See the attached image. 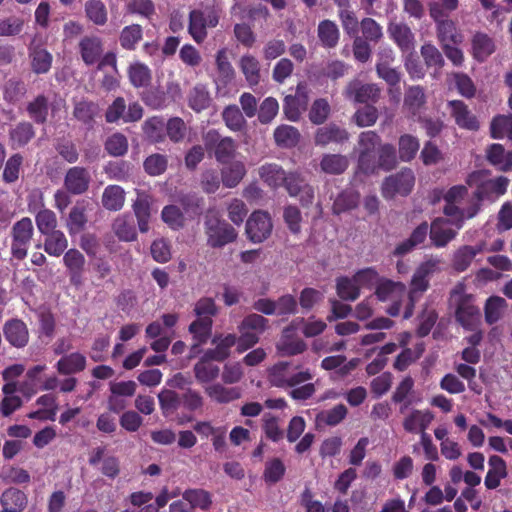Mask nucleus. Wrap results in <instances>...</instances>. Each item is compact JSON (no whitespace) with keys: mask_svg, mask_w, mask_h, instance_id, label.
<instances>
[{"mask_svg":"<svg viewBox=\"0 0 512 512\" xmlns=\"http://www.w3.org/2000/svg\"><path fill=\"white\" fill-rule=\"evenodd\" d=\"M299 365L281 361L268 370V381L271 386L281 389H291L289 396L296 401L310 399L316 392V387L309 382L313 379L310 369L299 370Z\"/></svg>","mask_w":512,"mask_h":512,"instance_id":"obj_1","label":"nucleus"},{"mask_svg":"<svg viewBox=\"0 0 512 512\" xmlns=\"http://www.w3.org/2000/svg\"><path fill=\"white\" fill-rule=\"evenodd\" d=\"M463 285H457L451 291V300L455 304V320L465 330L474 331L481 325V312L475 304V297L465 293Z\"/></svg>","mask_w":512,"mask_h":512,"instance_id":"obj_2","label":"nucleus"},{"mask_svg":"<svg viewBox=\"0 0 512 512\" xmlns=\"http://www.w3.org/2000/svg\"><path fill=\"white\" fill-rule=\"evenodd\" d=\"M221 10L215 6L193 9L189 12L188 33L197 43L202 44L208 36V28H215L220 21Z\"/></svg>","mask_w":512,"mask_h":512,"instance_id":"obj_3","label":"nucleus"},{"mask_svg":"<svg viewBox=\"0 0 512 512\" xmlns=\"http://www.w3.org/2000/svg\"><path fill=\"white\" fill-rule=\"evenodd\" d=\"M34 236V225L30 217H22L16 221L10 230L11 258L17 261L24 260Z\"/></svg>","mask_w":512,"mask_h":512,"instance_id":"obj_4","label":"nucleus"},{"mask_svg":"<svg viewBox=\"0 0 512 512\" xmlns=\"http://www.w3.org/2000/svg\"><path fill=\"white\" fill-rule=\"evenodd\" d=\"M415 185V175L412 169L402 168L395 174L384 178L381 185L382 197L386 200L394 199L397 195L408 196Z\"/></svg>","mask_w":512,"mask_h":512,"instance_id":"obj_5","label":"nucleus"},{"mask_svg":"<svg viewBox=\"0 0 512 512\" xmlns=\"http://www.w3.org/2000/svg\"><path fill=\"white\" fill-rule=\"evenodd\" d=\"M207 244L212 248H222L237 238V231L225 220L208 216L204 222Z\"/></svg>","mask_w":512,"mask_h":512,"instance_id":"obj_6","label":"nucleus"},{"mask_svg":"<svg viewBox=\"0 0 512 512\" xmlns=\"http://www.w3.org/2000/svg\"><path fill=\"white\" fill-rule=\"evenodd\" d=\"M205 149L213 152L215 159L227 164L235 157L237 144L231 137H222L218 131L211 129L203 137Z\"/></svg>","mask_w":512,"mask_h":512,"instance_id":"obj_7","label":"nucleus"},{"mask_svg":"<svg viewBox=\"0 0 512 512\" xmlns=\"http://www.w3.org/2000/svg\"><path fill=\"white\" fill-rule=\"evenodd\" d=\"M359 156L358 168L364 174L375 173V155L376 148L381 145V138L375 131L361 132L358 138Z\"/></svg>","mask_w":512,"mask_h":512,"instance_id":"obj_8","label":"nucleus"},{"mask_svg":"<svg viewBox=\"0 0 512 512\" xmlns=\"http://www.w3.org/2000/svg\"><path fill=\"white\" fill-rule=\"evenodd\" d=\"M273 224L270 215L265 211H254L246 222V234L254 243H261L272 232Z\"/></svg>","mask_w":512,"mask_h":512,"instance_id":"obj_9","label":"nucleus"},{"mask_svg":"<svg viewBox=\"0 0 512 512\" xmlns=\"http://www.w3.org/2000/svg\"><path fill=\"white\" fill-rule=\"evenodd\" d=\"M435 22L436 36L440 46L444 44L461 45L464 41L462 32L448 15L445 17L430 16Z\"/></svg>","mask_w":512,"mask_h":512,"instance_id":"obj_10","label":"nucleus"},{"mask_svg":"<svg viewBox=\"0 0 512 512\" xmlns=\"http://www.w3.org/2000/svg\"><path fill=\"white\" fill-rule=\"evenodd\" d=\"M309 102L306 86L299 83L294 95L284 98L283 112L290 121H298L301 113L307 109Z\"/></svg>","mask_w":512,"mask_h":512,"instance_id":"obj_11","label":"nucleus"},{"mask_svg":"<svg viewBox=\"0 0 512 512\" xmlns=\"http://www.w3.org/2000/svg\"><path fill=\"white\" fill-rule=\"evenodd\" d=\"M90 181L91 176L86 168L74 166L65 174L64 187L72 195H82L88 190Z\"/></svg>","mask_w":512,"mask_h":512,"instance_id":"obj_12","label":"nucleus"},{"mask_svg":"<svg viewBox=\"0 0 512 512\" xmlns=\"http://www.w3.org/2000/svg\"><path fill=\"white\" fill-rule=\"evenodd\" d=\"M5 340L15 348H24L29 342V330L26 323L18 318L7 320L3 325Z\"/></svg>","mask_w":512,"mask_h":512,"instance_id":"obj_13","label":"nucleus"},{"mask_svg":"<svg viewBox=\"0 0 512 512\" xmlns=\"http://www.w3.org/2000/svg\"><path fill=\"white\" fill-rule=\"evenodd\" d=\"M345 96L357 103L377 102L380 89L375 84H363L358 80L350 82L345 89Z\"/></svg>","mask_w":512,"mask_h":512,"instance_id":"obj_14","label":"nucleus"},{"mask_svg":"<svg viewBox=\"0 0 512 512\" xmlns=\"http://www.w3.org/2000/svg\"><path fill=\"white\" fill-rule=\"evenodd\" d=\"M450 115L455 123L462 129L477 131L479 122L477 117L469 110L468 106L461 100H451L448 102Z\"/></svg>","mask_w":512,"mask_h":512,"instance_id":"obj_15","label":"nucleus"},{"mask_svg":"<svg viewBox=\"0 0 512 512\" xmlns=\"http://www.w3.org/2000/svg\"><path fill=\"white\" fill-rule=\"evenodd\" d=\"M28 57L31 70L35 74H47L51 70L53 56L42 44L31 43L28 47Z\"/></svg>","mask_w":512,"mask_h":512,"instance_id":"obj_16","label":"nucleus"},{"mask_svg":"<svg viewBox=\"0 0 512 512\" xmlns=\"http://www.w3.org/2000/svg\"><path fill=\"white\" fill-rule=\"evenodd\" d=\"M349 139V133L335 123H329L316 130L314 142L317 146L325 147L329 144H342Z\"/></svg>","mask_w":512,"mask_h":512,"instance_id":"obj_17","label":"nucleus"},{"mask_svg":"<svg viewBox=\"0 0 512 512\" xmlns=\"http://www.w3.org/2000/svg\"><path fill=\"white\" fill-rule=\"evenodd\" d=\"M387 32L389 37L402 52L408 53L414 49L415 37L407 24L402 22H391L388 25Z\"/></svg>","mask_w":512,"mask_h":512,"instance_id":"obj_18","label":"nucleus"},{"mask_svg":"<svg viewBox=\"0 0 512 512\" xmlns=\"http://www.w3.org/2000/svg\"><path fill=\"white\" fill-rule=\"evenodd\" d=\"M440 261L430 259L420 264L411 279L409 294L423 293L429 288V278L437 270Z\"/></svg>","mask_w":512,"mask_h":512,"instance_id":"obj_19","label":"nucleus"},{"mask_svg":"<svg viewBox=\"0 0 512 512\" xmlns=\"http://www.w3.org/2000/svg\"><path fill=\"white\" fill-rule=\"evenodd\" d=\"M152 197L144 191H137V197L132 205L133 212L137 219L138 228L141 233L149 230L151 217Z\"/></svg>","mask_w":512,"mask_h":512,"instance_id":"obj_20","label":"nucleus"},{"mask_svg":"<svg viewBox=\"0 0 512 512\" xmlns=\"http://www.w3.org/2000/svg\"><path fill=\"white\" fill-rule=\"evenodd\" d=\"M434 420V414L428 410L413 409L403 420V428L408 433H426Z\"/></svg>","mask_w":512,"mask_h":512,"instance_id":"obj_21","label":"nucleus"},{"mask_svg":"<svg viewBox=\"0 0 512 512\" xmlns=\"http://www.w3.org/2000/svg\"><path fill=\"white\" fill-rule=\"evenodd\" d=\"M100 114V107L98 103L91 100H81L74 104L73 116L81 122L88 130L94 128L96 118Z\"/></svg>","mask_w":512,"mask_h":512,"instance_id":"obj_22","label":"nucleus"},{"mask_svg":"<svg viewBox=\"0 0 512 512\" xmlns=\"http://www.w3.org/2000/svg\"><path fill=\"white\" fill-rule=\"evenodd\" d=\"M485 250V243L481 242L475 246L464 245L459 247L453 254L452 268L456 272L466 271L473 262L476 255Z\"/></svg>","mask_w":512,"mask_h":512,"instance_id":"obj_23","label":"nucleus"},{"mask_svg":"<svg viewBox=\"0 0 512 512\" xmlns=\"http://www.w3.org/2000/svg\"><path fill=\"white\" fill-rule=\"evenodd\" d=\"M448 223L450 220L440 217L431 223L429 236L432 244L437 248L445 247L457 235L456 230L446 227Z\"/></svg>","mask_w":512,"mask_h":512,"instance_id":"obj_24","label":"nucleus"},{"mask_svg":"<svg viewBox=\"0 0 512 512\" xmlns=\"http://www.w3.org/2000/svg\"><path fill=\"white\" fill-rule=\"evenodd\" d=\"M430 228L426 221L420 223L410 234L409 238L399 243L394 249V256H404L414 248L423 244L429 234Z\"/></svg>","mask_w":512,"mask_h":512,"instance_id":"obj_25","label":"nucleus"},{"mask_svg":"<svg viewBox=\"0 0 512 512\" xmlns=\"http://www.w3.org/2000/svg\"><path fill=\"white\" fill-rule=\"evenodd\" d=\"M426 104L425 90L420 85L410 86L404 94L403 109L411 116H419Z\"/></svg>","mask_w":512,"mask_h":512,"instance_id":"obj_26","label":"nucleus"},{"mask_svg":"<svg viewBox=\"0 0 512 512\" xmlns=\"http://www.w3.org/2000/svg\"><path fill=\"white\" fill-rule=\"evenodd\" d=\"M79 52L86 65H93L99 61L103 53L102 40L97 36H85L79 42Z\"/></svg>","mask_w":512,"mask_h":512,"instance_id":"obj_27","label":"nucleus"},{"mask_svg":"<svg viewBox=\"0 0 512 512\" xmlns=\"http://www.w3.org/2000/svg\"><path fill=\"white\" fill-rule=\"evenodd\" d=\"M87 205L88 203L84 200L77 201L76 204L71 208L68 218L66 220V228L70 236H74L82 232L88 222L87 217Z\"/></svg>","mask_w":512,"mask_h":512,"instance_id":"obj_28","label":"nucleus"},{"mask_svg":"<svg viewBox=\"0 0 512 512\" xmlns=\"http://www.w3.org/2000/svg\"><path fill=\"white\" fill-rule=\"evenodd\" d=\"M86 357L80 352L63 355L56 363L55 368L60 375H73L85 370Z\"/></svg>","mask_w":512,"mask_h":512,"instance_id":"obj_29","label":"nucleus"},{"mask_svg":"<svg viewBox=\"0 0 512 512\" xmlns=\"http://www.w3.org/2000/svg\"><path fill=\"white\" fill-rule=\"evenodd\" d=\"M50 102L44 94H38L27 103L26 111L29 118L36 124L43 125L49 116Z\"/></svg>","mask_w":512,"mask_h":512,"instance_id":"obj_30","label":"nucleus"},{"mask_svg":"<svg viewBox=\"0 0 512 512\" xmlns=\"http://www.w3.org/2000/svg\"><path fill=\"white\" fill-rule=\"evenodd\" d=\"M488 464L490 469L488 470L484 484L487 489H496L501 482V479L507 477V466L503 458L498 455H492L489 457Z\"/></svg>","mask_w":512,"mask_h":512,"instance_id":"obj_31","label":"nucleus"},{"mask_svg":"<svg viewBox=\"0 0 512 512\" xmlns=\"http://www.w3.org/2000/svg\"><path fill=\"white\" fill-rule=\"evenodd\" d=\"M214 358L207 357L205 352L201 359L194 365L193 371L199 383H209L218 378L220 368L213 363Z\"/></svg>","mask_w":512,"mask_h":512,"instance_id":"obj_32","label":"nucleus"},{"mask_svg":"<svg viewBox=\"0 0 512 512\" xmlns=\"http://www.w3.org/2000/svg\"><path fill=\"white\" fill-rule=\"evenodd\" d=\"M472 55L478 62H484L495 51L493 38L483 32H477L472 38Z\"/></svg>","mask_w":512,"mask_h":512,"instance_id":"obj_33","label":"nucleus"},{"mask_svg":"<svg viewBox=\"0 0 512 512\" xmlns=\"http://www.w3.org/2000/svg\"><path fill=\"white\" fill-rule=\"evenodd\" d=\"M205 393L210 399L219 404L230 403L239 399L242 395L239 387H225L220 383L205 387Z\"/></svg>","mask_w":512,"mask_h":512,"instance_id":"obj_34","label":"nucleus"},{"mask_svg":"<svg viewBox=\"0 0 512 512\" xmlns=\"http://www.w3.org/2000/svg\"><path fill=\"white\" fill-rule=\"evenodd\" d=\"M35 137V129L30 122H19L9 131V142L13 149L27 145Z\"/></svg>","mask_w":512,"mask_h":512,"instance_id":"obj_35","label":"nucleus"},{"mask_svg":"<svg viewBox=\"0 0 512 512\" xmlns=\"http://www.w3.org/2000/svg\"><path fill=\"white\" fill-rule=\"evenodd\" d=\"M0 503L2 510L23 512L28 504V499L23 491L11 487L2 493Z\"/></svg>","mask_w":512,"mask_h":512,"instance_id":"obj_36","label":"nucleus"},{"mask_svg":"<svg viewBox=\"0 0 512 512\" xmlns=\"http://www.w3.org/2000/svg\"><path fill=\"white\" fill-rule=\"evenodd\" d=\"M286 174L285 170L276 163H266L259 168L261 180L271 189L281 187Z\"/></svg>","mask_w":512,"mask_h":512,"instance_id":"obj_37","label":"nucleus"},{"mask_svg":"<svg viewBox=\"0 0 512 512\" xmlns=\"http://www.w3.org/2000/svg\"><path fill=\"white\" fill-rule=\"evenodd\" d=\"M508 308L507 301L500 296H490L484 305V317L488 325H493L502 319Z\"/></svg>","mask_w":512,"mask_h":512,"instance_id":"obj_38","label":"nucleus"},{"mask_svg":"<svg viewBox=\"0 0 512 512\" xmlns=\"http://www.w3.org/2000/svg\"><path fill=\"white\" fill-rule=\"evenodd\" d=\"M45 236L43 248L44 251L54 257L61 256L68 247V239L61 230H55L43 234Z\"/></svg>","mask_w":512,"mask_h":512,"instance_id":"obj_39","label":"nucleus"},{"mask_svg":"<svg viewBox=\"0 0 512 512\" xmlns=\"http://www.w3.org/2000/svg\"><path fill=\"white\" fill-rule=\"evenodd\" d=\"M182 498L189 503L193 511L194 509L207 511L212 506V495L204 489H187L182 493Z\"/></svg>","mask_w":512,"mask_h":512,"instance_id":"obj_40","label":"nucleus"},{"mask_svg":"<svg viewBox=\"0 0 512 512\" xmlns=\"http://www.w3.org/2000/svg\"><path fill=\"white\" fill-rule=\"evenodd\" d=\"M490 136L493 139L507 138L512 141V114H498L490 123Z\"/></svg>","mask_w":512,"mask_h":512,"instance_id":"obj_41","label":"nucleus"},{"mask_svg":"<svg viewBox=\"0 0 512 512\" xmlns=\"http://www.w3.org/2000/svg\"><path fill=\"white\" fill-rule=\"evenodd\" d=\"M102 205L109 211H119L125 202V192L118 185H108L102 194Z\"/></svg>","mask_w":512,"mask_h":512,"instance_id":"obj_42","label":"nucleus"},{"mask_svg":"<svg viewBox=\"0 0 512 512\" xmlns=\"http://www.w3.org/2000/svg\"><path fill=\"white\" fill-rule=\"evenodd\" d=\"M397 165V154L395 147L390 143L379 145L377 159L375 158V172L378 169L391 171Z\"/></svg>","mask_w":512,"mask_h":512,"instance_id":"obj_43","label":"nucleus"},{"mask_svg":"<svg viewBox=\"0 0 512 512\" xmlns=\"http://www.w3.org/2000/svg\"><path fill=\"white\" fill-rule=\"evenodd\" d=\"M317 35L322 46L325 48L336 47L340 37L338 26L328 19L318 24Z\"/></svg>","mask_w":512,"mask_h":512,"instance_id":"obj_44","label":"nucleus"},{"mask_svg":"<svg viewBox=\"0 0 512 512\" xmlns=\"http://www.w3.org/2000/svg\"><path fill=\"white\" fill-rule=\"evenodd\" d=\"M348 165V158L341 154H324L320 162L321 170L331 175L344 173Z\"/></svg>","mask_w":512,"mask_h":512,"instance_id":"obj_45","label":"nucleus"},{"mask_svg":"<svg viewBox=\"0 0 512 512\" xmlns=\"http://www.w3.org/2000/svg\"><path fill=\"white\" fill-rule=\"evenodd\" d=\"M211 97L204 84H196L189 92L188 105L195 112H201L210 105Z\"/></svg>","mask_w":512,"mask_h":512,"instance_id":"obj_46","label":"nucleus"},{"mask_svg":"<svg viewBox=\"0 0 512 512\" xmlns=\"http://www.w3.org/2000/svg\"><path fill=\"white\" fill-rule=\"evenodd\" d=\"M84 11L87 19L97 26H103L108 21V11L101 0H87Z\"/></svg>","mask_w":512,"mask_h":512,"instance_id":"obj_47","label":"nucleus"},{"mask_svg":"<svg viewBox=\"0 0 512 512\" xmlns=\"http://www.w3.org/2000/svg\"><path fill=\"white\" fill-rule=\"evenodd\" d=\"M336 293L343 301H355L360 296V288L353 277L340 276L336 279Z\"/></svg>","mask_w":512,"mask_h":512,"instance_id":"obj_48","label":"nucleus"},{"mask_svg":"<svg viewBox=\"0 0 512 512\" xmlns=\"http://www.w3.org/2000/svg\"><path fill=\"white\" fill-rule=\"evenodd\" d=\"M143 38V29L139 24L125 26L120 32L119 43L125 50H135Z\"/></svg>","mask_w":512,"mask_h":512,"instance_id":"obj_49","label":"nucleus"},{"mask_svg":"<svg viewBox=\"0 0 512 512\" xmlns=\"http://www.w3.org/2000/svg\"><path fill=\"white\" fill-rule=\"evenodd\" d=\"M246 174V168L243 162L235 161L230 163L221 172V180L225 187H236Z\"/></svg>","mask_w":512,"mask_h":512,"instance_id":"obj_50","label":"nucleus"},{"mask_svg":"<svg viewBox=\"0 0 512 512\" xmlns=\"http://www.w3.org/2000/svg\"><path fill=\"white\" fill-rule=\"evenodd\" d=\"M104 172L110 180L127 182L132 176V165L124 160L111 161L105 166Z\"/></svg>","mask_w":512,"mask_h":512,"instance_id":"obj_51","label":"nucleus"},{"mask_svg":"<svg viewBox=\"0 0 512 512\" xmlns=\"http://www.w3.org/2000/svg\"><path fill=\"white\" fill-rule=\"evenodd\" d=\"M359 194L351 189L340 192L332 205L333 214L340 215L357 207Z\"/></svg>","mask_w":512,"mask_h":512,"instance_id":"obj_52","label":"nucleus"},{"mask_svg":"<svg viewBox=\"0 0 512 512\" xmlns=\"http://www.w3.org/2000/svg\"><path fill=\"white\" fill-rule=\"evenodd\" d=\"M274 139L278 146L292 148L298 144L300 133L298 129L293 126L280 125L274 130Z\"/></svg>","mask_w":512,"mask_h":512,"instance_id":"obj_53","label":"nucleus"},{"mask_svg":"<svg viewBox=\"0 0 512 512\" xmlns=\"http://www.w3.org/2000/svg\"><path fill=\"white\" fill-rule=\"evenodd\" d=\"M159 405L165 417H171L182 405L181 396L174 390L165 389L158 394Z\"/></svg>","mask_w":512,"mask_h":512,"instance_id":"obj_54","label":"nucleus"},{"mask_svg":"<svg viewBox=\"0 0 512 512\" xmlns=\"http://www.w3.org/2000/svg\"><path fill=\"white\" fill-rule=\"evenodd\" d=\"M507 185L508 179L500 176L494 180H490L484 184L479 185L474 192V197L478 201H483L488 197L489 193L503 195L506 192Z\"/></svg>","mask_w":512,"mask_h":512,"instance_id":"obj_55","label":"nucleus"},{"mask_svg":"<svg viewBox=\"0 0 512 512\" xmlns=\"http://www.w3.org/2000/svg\"><path fill=\"white\" fill-rule=\"evenodd\" d=\"M128 77L131 84L136 88L147 87L152 80L151 70L147 65L140 62L129 66Z\"/></svg>","mask_w":512,"mask_h":512,"instance_id":"obj_56","label":"nucleus"},{"mask_svg":"<svg viewBox=\"0 0 512 512\" xmlns=\"http://www.w3.org/2000/svg\"><path fill=\"white\" fill-rule=\"evenodd\" d=\"M487 160L492 165H499L501 170L507 171L512 166V152L505 155L503 145L494 143L487 149Z\"/></svg>","mask_w":512,"mask_h":512,"instance_id":"obj_57","label":"nucleus"},{"mask_svg":"<svg viewBox=\"0 0 512 512\" xmlns=\"http://www.w3.org/2000/svg\"><path fill=\"white\" fill-rule=\"evenodd\" d=\"M27 94V86L21 79L11 78L7 81L3 97L7 103L16 104L21 101Z\"/></svg>","mask_w":512,"mask_h":512,"instance_id":"obj_58","label":"nucleus"},{"mask_svg":"<svg viewBox=\"0 0 512 512\" xmlns=\"http://www.w3.org/2000/svg\"><path fill=\"white\" fill-rule=\"evenodd\" d=\"M222 118L231 131L239 132L246 127V120L237 105L225 107L222 112Z\"/></svg>","mask_w":512,"mask_h":512,"instance_id":"obj_59","label":"nucleus"},{"mask_svg":"<svg viewBox=\"0 0 512 512\" xmlns=\"http://www.w3.org/2000/svg\"><path fill=\"white\" fill-rule=\"evenodd\" d=\"M399 158L403 162L413 160L419 150L418 139L411 134H404L399 137Z\"/></svg>","mask_w":512,"mask_h":512,"instance_id":"obj_60","label":"nucleus"},{"mask_svg":"<svg viewBox=\"0 0 512 512\" xmlns=\"http://www.w3.org/2000/svg\"><path fill=\"white\" fill-rule=\"evenodd\" d=\"M165 127V123L162 117L153 116L148 118L143 124V132L146 137L152 143H160L165 139V135L163 133Z\"/></svg>","mask_w":512,"mask_h":512,"instance_id":"obj_61","label":"nucleus"},{"mask_svg":"<svg viewBox=\"0 0 512 512\" xmlns=\"http://www.w3.org/2000/svg\"><path fill=\"white\" fill-rule=\"evenodd\" d=\"M162 221L172 230H180L185 226L183 211L176 205H166L161 211Z\"/></svg>","mask_w":512,"mask_h":512,"instance_id":"obj_62","label":"nucleus"},{"mask_svg":"<svg viewBox=\"0 0 512 512\" xmlns=\"http://www.w3.org/2000/svg\"><path fill=\"white\" fill-rule=\"evenodd\" d=\"M213 321L209 317L198 318L189 326V332L193 334L197 345L206 343L211 335Z\"/></svg>","mask_w":512,"mask_h":512,"instance_id":"obj_63","label":"nucleus"},{"mask_svg":"<svg viewBox=\"0 0 512 512\" xmlns=\"http://www.w3.org/2000/svg\"><path fill=\"white\" fill-rule=\"evenodd\" d=\"M286 467L280 458H273L266 462L263 479L267 484H276L284 477Z\"/></svg>","mask_w":512,"mask_h":512,"instance_id":"obj_64","label":"nucleus"}]
</instances>
